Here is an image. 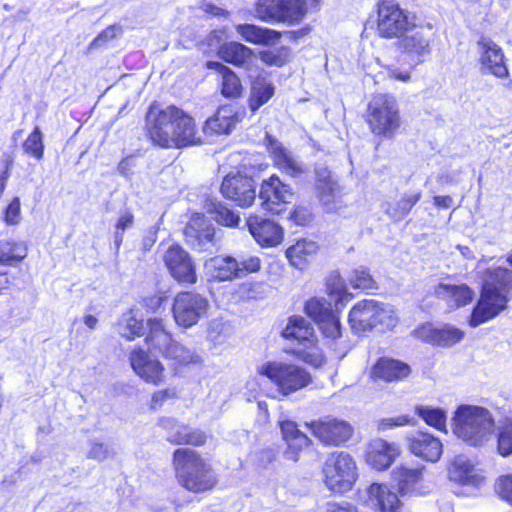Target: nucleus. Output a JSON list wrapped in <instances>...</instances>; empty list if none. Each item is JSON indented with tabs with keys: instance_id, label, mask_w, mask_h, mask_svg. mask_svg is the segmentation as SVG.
<instances>
[{
	"instance_id": "6",
	"label": "nucleus",
	"mask_w": 512,
	"mask_h": 512,
	"mask_svg": "<svg viewBox=\"0 0 512 512\" xmlns=\"http://www.w3.org/2000/svg\"><path fill=\"white\" fill-rule=\"evenodd\" d=\"M147 325L149 333L146 341L150 350L159 352L165 359L170 361L171 366L175 369L180 366L201 362V356L196 351L187 348L172 338L162 319L151 318L148 320Z\"/></svg>"
},
{
	"instance_id": "63",
	"label": "nucleus",
	"mask_w": 512,
	"mask_h": 512,
	"mask_svg": "<svg viewBox=\"0 0 512 512\" xmlns=\"http://www.w3.org/2000/svg\"><path fill=\"white\" fill-rule=\"evenodd\" d=\"M316 173V188L320 189V186L325 184L337 183L332 177L331 172L324 166H319L315 170Z\"/></svg>"
},
{
	"instance_id": "34",
	"label": "nucleus",
	"mask_w": 512,
	"mask_h": 512,
	"mask_svg": "<svg viewBox=\"0 0 512 512\" xmlns=\"http://www.w3.org/2000/svg\"><path fill=\"white\" fill-rule=\"evenodd\" d=\"M206 267L211 277L219 281H227L239 277L238 260L230 256L214 257L206 263Z\"/></svg>"
},
{
	"instance_id": "1",
	"label": "nucleus",
	"mask_w": 512,
	"mask_h": 512,
	"mask_svg": "<svg viewBox=\"0 0 512 512\" xmlns=\"http://www.w3.org/2000/svg\"><path fill=\"white\" fill-rule=\"evenodd\" d=\"M149 138L163 148L185 147L202 143L194 119L182 109L152 104L146 115Z\"/></svg>"
},
{
	"instance_id": "18",
	"label": "nucleus",
	"mask_w": 512,
	"mask_h": 512,
	"mask_svg": "<svg viewBox=\"0 0 512 512\" xmlns=\"http://www.w3.org/2000/svg\"><path fill=\"white\" fill-rule=\"evenodd\" d=\"M130 364L134 372L145 382L160 385L164 382L163 364L142 349H134L130 353Z\"/></svg>"
},
{
	"instance_id": "17",
	"label": "nucleus",
	"mask_w": 512,
	"mask_h": 512,
	"mask_svg": "<svg viewBox=\"0 0 512 512\" xmlns=\"http://www.w3.org/2000/svg\"><path fill=\"white\" fill-rule=\"evenodd\" d=\"M221 193L241 207L251 206L256 197L253 179L241 174L227 175L222 182Z\"/></svg>"
},
{
	"instance_id": "22",
	"label": "nucleus",
	"mask_w": 512,
	"mask_h": 512,
	"mask_svg": "<svg viewBox=\"0 0 512 512\" xmlns=\"http://www.w3.org/2000/svg\"><path fill=\"white\" fill-rule=\"evenodd\" d=\"M409 450L417 457L429 462H437L442 454L441 441L427 432H417L408 438Z\"/></svg>"
},
{
	"instance_id": "51",
	"label": "nucleus",
	"mask_w": 512,
	"mask_h": 512,
	"mask_svg": "<svg viewBox=\"0 0 512 512\" xmlns=\"http://www.w3.org/2000/svg\"><path fill=\"white\" fill-rule=\"evenodd\" d=\"M290 57V50L287 47H280L260 52V59L269 66H283Z\"/></svg>"
},
{
	"instance_id": "48",
	"label": "nucleus",
	"mask_w": 512,
	"mask_h": 512,
	"mask_svg": "<svg viewBox=\"0 0 512 512\" xmlns=\"http://www.w3.org/2000/svg\"><path fill=\"white\" fill-rule=\"evenodd\" d=\"M233 334V327L229 321L222 318L212 319L207 328V337L215 342L222 343Z\"/></svg>"
},
{
	"instance_id": "54",
	"label": "nucleus",
	"mask_w": 512,
	"mask_h": 512,
	"mask_svg": "<svg viewBox=\"0 0 512 512\" xmlns=\"http://www.w3.org/2000/svg\"><path fill=\"white\" fill-rule=\"evenodd\" d=\"M3 221L9 226L18 225L22 220L19 197H14L3 210Z\"/></svg>"
},
{
	"instance_id": "30",
	"label": "nucleus",
	"mask_w": 512,
	"mask_h": 512,
	"mask_svg": "<svg viewBox=\"0 0 512 512\" xmlns=\"http://www.w3.org/2000/svg\"><path fill=\"white\" fill-rule=\"evenodd\" d=\"M479 45L482 48L481 62L483 66L497 77L506 76L508 70L500 47L489 39H482Z\"/></svg>"
},
{
	"instance_id": "39",
	"label": "nucleus",
	"mask_w": 512,
	"mask_h": 512,
	"mask_svg": "<svg viewBox=\"0 0 512 512\" xmlns=\"http://www.w3.org/2000/svg\"><path fill=\"white\" fill-rule=\"evenodd\" d=\"M167 440L178 445L201 446L206 441V435L198 429H192L186 425L179 424L175 432L168 435Z\"/></svg>"
},
{
	"instance_id": "47",
	"label": "nucleus",
	"mask_w": 512,
	"mask_h": 512,
	"mask_svg": "<svg viewBox=\"0 0 512 512\" xmlns=\"http://www.w3.org/2000/svg\"><path fill=\"white\" fill-rule=\"evenodd\" d=\"M274 94V87L265 82H255L252 85L251 97H250V108L252 111H256Z\"/></svg>"
},
{
	"instance_id": "16",
	"label": "nucleus",
	"mask_w": 512,
	"mask_h": 512,
	"mask_svg": "<svg viewBox=\"0 0 512 512\" xmlns=\"http://www.w3.org/2000/svg\"><path fill=\"white\" fill-rule=\"evenodd\" d=\"M259 198L262 200V206L271 213L281 212V204L290 203L293 199V192L289 185L284 184L277 175H272L263 180Z\"/></svg>"
},
{
	"instance_id": "58",
	"label": "nucleus",
	"mask_w": 512,
	"mask_h": 512,
	"mask_svg": "<svg viewBox=\"0 0 512 512\" xmlns=\"http://www.w3.org/2000/svg\"><path fill=\"white\" fill-rule=\"evenodd\" d=\"M216 220L221 225L235 227L238 225L240 218L233 211L220 206L216 211Z\"/></svg>"
},
{
	"instance_id": "32",
	"label": "nucleus",
	"mask_w": 512,
	"mask_h": 512,
	"mask_svg": "<svg viewBox=\"0 0 512 512\" xmlns=\"http://www.w3.org/2000/svg\"><path fill=\"white\" fill-rule=\"evenodd\" d=\"M435 294L444 299L450 308H459L469 304L474 297L473 290L466 284L451 285L441 283L435 289Z\"/></svg>"
},
{
	"instance_id": "4",
	"label": "nucleus",
	"mask_w": 512,
	"mask_h": 512,
	"mask_svg": "<svg viewBox=\"0 0 512 512\" xmlns=\"http://www.w3.org/2000/svg\"><path fill=\"white\" fill-rule=\"evenodd\" d=\"M172 464L178 483L188 491L205 492L216 484L211 464L193 449H176Z\"/></svg>"
},
{
	"instance_id": "60",
	"label": "nucleus",
	"mask_w": 512,
	"mask_h": 512,
	"mask_svg": "<svg viewBox=\"0 0 512 512\" xmlns=\"http://www.w3.org/2000/svg\"><path fill=\"white\" fill-rule=\"evenodd\" d=\"M110 454H111V451L105 444L99 443V442H92L91 448L89 449L87 455L91 459H95L97 461H103V460L107 459L110 456Z\"/></svg>"
},
{
	"instance_id": "3",
	"label": "nucleus",
	"mask_w": 512,
	"mask_h": 512,
	"mask_svg": "<svg viewBox=\"0 0 512 512\" xmlns=\"http://www.w3.org/2000/svg\"><path fill=\"white\" fill-rule=\"evenodd\" d=\"M453 434L472 447H484L491 442L496 431L492 413L485 407L462 404L452 418Z\"/></svg>"
},
{
	"instance_id": "46",
	"label": "nucleus",
	"mask_w": 512,
	"mask_h": 512,
	"mask_svg": "<svg viewBox=\"0 0 512 512\" xmlns=\"http://www.w3.org/2000/svg\"><path fill=\"white\" fill-rule=\"evenodd\" d=\"M305 312L314 321L319 323L334 311L330 302H327L324 298L314 297L306 302Z\"/></svg>"
},
{
	"instance_id": "10",
	"label": "nucleus",
	"mask_w": 512,
	"mask_h": 512,
	"mask_svg": "<svg viewBox=\"0 0 512 512\" xmlns=\"http://www.w3.org/2000/svg\"><path fill=\"white\" fill-rule=\"evenodd\" d=\"M415 27V19L395 0L378 3L376 31L384 39H399Z\"/></svg>"
},
{
	"instance_id": "9",
	"label": "nucleus",
	"mask_w": 512,
	"mask_h": 512,
	"mask_svg": "<svg viewBox=\"0 0 512 512\" xmlns=\"http://www.w3.org/2000/svg\"><path fill=\"white\" fill-rule=\"evenodd\" d=\"M367 123L374 135L393 138L401 125L396 98L388 93L374 95L368 103Z\"/></svg>"
},
{
	"instance_id": "11",
	"label": "nucleus",
	"mask_w": 512,
	"mask_h": 512,
	"mask_svg": "<svg viewBox=\"0 0 512 512\" xmlns=\"http://www.w3.org/2000/svg\"><path fill=\"white\" fill-rule=\"evenodd\" d=\"M356 464L344 452L330 455L323 466L324 484L333 493L343 494L352 489L356 479Z\"/></svg>"
},
{
	"instance_id": "29",
	"label": "nucleus",
	"mask_w": 512,
	"mask_h": 512,
	"mask_svg": "<svg viewBox=\"0 0 512 512\" xmlns=\"http://www.w3.org/2000/svg\"><path fill=\"white\" fill-rule=\"evenodd\" d=\"M451 480L463 485L479 486L483 476L474 464L465 456H456L449 470Z\"/></svg>"
},
{
	"instance_id": "23",
	"label": "nucleus",
	"mask_w": 512,
	"mask_h": 512,
	"mask_svg": "<svg viewBox=\"0 0 512 512\" xmlns=\"http://www.w3.org/2000/svg\"><path fill=\"white\" fill-rule=\"evenodd\" d=\"M186 241L199 250H206L213 242L215 230L203 214L196 213L185 227Z\"/></svg>"
},
{
	"instance_id": "14",
	"label": "nucleus",
	"mask_w": 512,
	"mask_h": 512,
	"mask_svg": "<svg viewBox=\"0 0 512 512\" xmlns=\"http://www.w3.org/2000/svg\"><path fill=\"white\" fill-rule=\"evenodd\" d=\"M162 259L170 275L177 282L189 285L197 282L195 264L188 252L178 244L169 246Z\"/></svg>"
},
{
	"instance_id": "57",
	"label": "nucleus",
	"mask_w": 512,
	"mask_h": 512,
	"mask_svg": "<svg viewBox=\"0 0 512 512\" xmlns=\"http://www.w3.org/2000/svg\"><path fill=\"white\" fill-rule=\"evenodd\" d=\"M177 397V390L173 387H169L163 390H158L152 394L151 401H150V409L152 410H158L160 409L163 404L170 400Z\"/></svg>"
},
{
	"instance_id": "45",
	"label": "nucleus",
	"mask_w": 512,
	"mask_h": 512,
	"mask_svg": "<svg viewBox=\"0 0 512 512\" xmlns=\"http://www.w3.org/2000/svg\"><path fill=\"white\" fill-rule=\"evenodd\" d=\"M497 452L502 457L512 455V418L505 419L498 428Z\"/></svg>"
},
{
	"instance_id": "28",
	"label": "nucleus",
	"mask_w": 512,
	"mask_h": 512,
	"mask_svg": "<svg viewBox=\"0 0 512 512\" xmlns=\"http://www.w3.org/2000/svg\"><path fill=\"white\" fill-rule=\"evenodd\" d=\"M410 367L398 360L381 358L372 367L371 378L375 381L392 382L406 378Z\"/></svg>"
},
{
	"instance_id": "27",
	"label": "nucleus",
	"mask_w": 512,
	"mask_h": 512,
	"mask_svg": "<svg viewBox=\"0 0 512 512\" xmlns=\"http://www.w3.org/2000/svg\"><path fill=\"white\" fill-rule=\"evenodd\" d=\"M399 453L397 444L380 438L374 439L367 449V462L377 470H384L392 464Z\"/></svg>"
},
{
	"instance_id": "50",
	"label": "nucleus",
	"mask_w": 512,
	"mask_h": 512,
	"mask_svg": "<svg viewBox=\"0 0 512 512\" xmlns=\"http://www.w3.org/2000/svg\"><path fill=\"white\" fill-rule=\"evenodd\" d=\"M23 149L25 153L35 157L36 159H41L43 157L44 144L39 127H35L33 132L24 141Z\"/></svg>"
},
{
	"instance_id": "41",
	"label": "nucleus",
	"mask_w": 512,
	"mask_h": 512,
	"mask_svg": "<svg viewBox=\"0 0 512 512\" xmlns=\"http://www.w3.org/2000/svg\"><path fill=\"white\" fill-rule=\"evenodd\" d=\"M392 477L397 482L400 491L405 493L421 479L422 468L407 465L397 466L392 472Z\"/></svg>"
},
{
	"instance_id": "52",
	"label": "nucleus",
	"mask_w": 512,
	"mask_h": 512,
	"mask_svg": "<svg viewBox=\"0 0 512 512\" xmlns=\"http://www.w3.org/2000/svg\"><path fill=\"white\" fill-rule=\"evenodd\" d=\"M420 197V192L405 193L402 196V198L398 201L397 208L395 209V211L391 212L390 210H388V213L391 214L394 218H402L419 201Z\"/></svg>"
},
{
	"instance_id": "42",
	"label": "nucleus",
	"mask_w": 512,
	"mask_h": 512,
	"mask_svg": "<svg viewBox=\"0 0 512 512\" xmlns=\"http://www.w3.org/2000/svg\"><path fill=\"white\" fill-rule=\"evenodd\" d=\"M415 413L429 426L438 430H444L446 427V411L439 407L417 405Z\"/></svg>"
},
{
	"instance_id": "44",
	"label": "nucleus",
	"mask_w": 512,
	"mask_h": 512,
	"mask_svg": "<svg viewBox=\"0 0 512 512\" xmlns=\"http://www.w3.org/2000/svg\"><path fill=\"white\" fill-rule=\"evenodd\" d=\"M144 330L143 320L138 319L133 311L124 313L119 321L118 331L128 340L141 336Z\"/></svg>"
},
{
	"instance_id": "13",
	"label": "nucleus",
	"mask_w": 512,
	"mask_h": 512,
	"mask_svg": "<svg viewBox=\"0 0 512 512\" xmlns=\"http://www.w3.org/2000/svg\"><path fill=\"white\" fill-rule=\"evenodd\" d=\"M209 306L208 299L199 293L180 292L173 301V318L178 326L190 328L207 314Z\"/></svg>"
},
{
	"instance_id": "64",
	"label": "nucleus",
	"mask_w": 512,
	"mask_h": 512,
	"mask_svg": "<svg viewBox=\"0 0 512 512\" xmlns=\"http://www.w3.org/2000/svg\"><path fill=\"white\" fill-rule=\"evenodd\" d=\"M326 512H358V511H357V508L350 503L331 502V503L327 504Z\"/></svg>"
},
{
	"instance_id": "36",
	"label": "nucleus",
	"mask_w": 512,
	"mask_h": 512,
	"mask_svg": "<svg viewBox=\"0 0 512 512\" xmlns=\"http://www.w3.org/2000/svg\"><path fill=\"white\" fill-rule=\"evenodd\" d=\"M220 58L235 66H245L253 58V50L239 42L223 43L219 48Z\"/></svg>"
},
{
	"instance_id": "43",
	"label": "nucleus",
	"mask_w": 512,
	"mask_h": 512,
	"mask_svg": "<svg viewBox=\"0 0 512 512\" xmlns=\"http://www.w3.org/2000/svg\"><path fill=\"white\" fill-rule=\"evenodd\" d=\"M317 192L319 200L327 212H337L342 207L338 183L322 185Z\"/></svg>"
},
{
	"instance_id": "25",
	"label": "nucleus",
	"mask_w": 512,
	"mask_h": 512,
	"mask_svg": "<svg viewBox=\"0 0 512 512\" xmlns=\"http://www.w3.org/2000/svg\"><path fill=\"white\" fill-rule=\"evenodd\" d=\"M267 149L278 169L292 177H297L304 173L303 164L291 151L271 136H267Z\"/></svg>"
},
{
	"instance_id": "38",
	"label": "nucleus",
	"mask_w": 512,
	"mask_h": 512,
	"mask_svg": "<svg viewBox=\"0 0 512 512\" xmlns=\"http://www.w3.org/2000/svg\"><path fill=\"white\" fill-rule=\"evenodd\" d=\"M326 286L329 296L335 301L336 309L351 300L352 294L348 292L346 282L339 272L334 271L328 276Z\"/></svg>"
},
{
	"instance_id": "40",
	"label": "nucleus",
	"mask_w": 512,
	"mask_h": 512,
	"mask_svg": "<svg viewBox=\"0 0 512 512\" xmlns=\"http://www.w3.org/2000/svg\"><path fill=\"white\" fill-rule=\"evenodd\" d=\"M27 256V246L22 241H0V263L13 265Z\"/></svg>"
},
{
	"instance_id": "31",
	"label": "nucleus",
	"mask_w": 512,
	"mask_h": 512,
	"mask_svg": "<svg viewBox=\"0 0 512 512\" xmlns=\"http://www.w3.org/2000/svg\"><path fill=\"white\" fill-rule=\"evenodd\" d=\"M280 428L283 439L287 443L286 457L290 460L296 461L299 452L308 446L310 440L302 433L295 422L290 420H283L280 422Z\"/></svg>"
},
{
	"instance_id": "55",
	"label": "nucleus",
	"mask_w": 512,
	"mask_h": 512,
	"mask_svg": "<svg viewBox=\"0 0 512 512\" xmlns=\"http://www.w3.org/2000/svg\"><path fill=\"white\" fill-rule=\"evenodd\" d=\"M415 422V419L410 417L409 415H398L380 419L377 423V427L379 431H385L393 427L414 425Z\"/></svg>"
},
{
	"instance_id": "26",
	"label": "nucleus",
	"mask_w": 512,
	"mask_h": 512,
	"mask_svg": "<svg viewBox=\"0 0 512 512\" xmlns=\"http://www.w3.org/2000/svg\"><path fill=\"white\" fill-rule=\"evenodd\" d=\"M367 506L377 512H398L401 503L387 485L373 483L367 489Z\"/></svg>"
},
{
	"instance_id": "33",
	"label": "nucleus",
	"mask_w": 512,
	"mask_h": 512,
	"mask_svg": "<svg viewBox=\"0 0 512 512\" xmlns=\"http://www.w3.org/2000/svg\"><path fill=\"white\" fill-rule=\"evenodd\" d=\"M237 33L247 42L255 45H273L278 42L281 34L275 30L262 28L253 24H239Z\"/></svg>"
},
{
	"instance_id": "62",
	"label": "nucleus",
	"mask_w": 512,
	"mask_h": 512,
	"mask_svg": "<svg viewBox=\"0 0 512 512\" xmlns=\"http://www.w3.org/2000/svg\"><path fill=\"white\" fill-rule=\"evenodd\" d=\"M382 67L386 70L389 77L396 80L408 82L411 78L410 72L408 70L395 67L392 64L382 65Z\"/></svg>"
},
{
	"instance_id": "59",
	"label": "nucleus",
	"mask_w": 512,
	"mask_h": 512,
	"mask_svg": "<svg viewBox=\"0 0 512 512\" xmlns=\"http://www.w3.org/2000/svg\"><path fill=\"white\" fill-rule=\"evenodd\" d=\"M239 263V277L245 273L257 272L261 267V261L256 256H249L247 258H241L238 260Z\"/></svg>"
},
{
	"instance_id": "56",
	"label": "nucleus",
	"mask_w": 512,
	"mask_h": 512,
	"mask_svg": "<svg viewBox=\"0 0 512 512\" xmlns=\"http://www.w3.org/2000/svg\"><path fill=\"white\" fill-rule=\"evenodd\" d=\"M497 495L512 505V473L500 476L495 483Z\"/></svg>"
},
{
	"instance_id": "2",
	"label": "nucleus",
	"mask_w": 512,
	"mask_h": 512,
	"mask_svg": "<svg viewBox=\"0 0 512 512\" xmlns=\"http://www.w3.org/2000/svg\"><path fill=\"white\" fill-rule=\"evenodd\" d=\"M485 263L486 259L482 258L477 264L482 287L480 298L468 321L471 327H477L497 317L507 308L512 295V271L501 266L483 270Z\"/></svg>"
},
{
	"instance_id": "35",
	"label": "nucleus",
	"mask_w": 512,
	"mask_h": 512,
	"mask_svg": "<svg viewBox=\"0 0 512 512\" xmlns=\"http://www.w3.org/2000/svg\"><path fill=\"white\" fill-rule=\"evenodd\" d=\"M207 68L215 70L221 75V93L227 98H236L242 92V86L237 75L221 62L209 61Z\"/></svg>"
},
{
	"instance_id": "61",
	"label": "nucleus",
	"mask_w": 512,
	"mask_h": 512,
	"mask_svg": "<svg viewBox=\"0 0 512 512\" xmlns=\"http://www.w3.org/2000/svg\"><path fill=\"white\" fill-rule=\"evenodd\" d=\"M290 219L297 225H305L311 219L310 211L303 206H297L290 214Z\"/></svg>"
},
{
	"instance_id": "12",
	"label": "nucleus",
	"mask_w": 512,
	"mask_h": 512,
	"mask_svg": "<svg viewBox=\"0 0 512 512\" xmlns=\"http://www.w3.org/2000/svg\"><path fill=\"white\" fill-rule=\"evenodd\" d=\"M256 16L263 21H278L294 24L306 14L305 0H258Z\"/></svg>"
},
{
	"instance_id": "37",
	"label": "nucleus",
	"mask_w": 512,
	"mask_h": 512,
	"mask_svg": "<svg viewBox=\"0 0 512 512\" xmlns=\"http://www.w3.org/2000/svg\"><path fill=\"white\" fill-rule=\"evenodd\" d=\"M317 251L318 245L315 241L301 239L286 250V256L291 265L303 269Z\"/></svg>"
},
{
	"instance_id": "15",
	"label": "nucleus",
	"mask_w": 512,
	"mask_h": 512,
	"mask_svg": "<svg viewBox=\"0 0 512 512\" xmlns=\"http://www.w3.org/2000/svg\"><path fill=\"white\" fill-rule=\"evenodd\" d=\"M429 29L412 28L399 38V47L413 66L424 62L431 53L432 37Z\"/></svg>"
},
{
	"instance_id": "19",
	"label": "nucleus",
	"mask_w": 512,
	"mask_h": 512,
	"mask_svg": "<svg viewBox=\"0 0 512 512\" xmlns=\"http://www.w3.org/2000/svg\"><path fill=\"white\" fill-rule=\"evenodd\" d=\"M247 226L254 240L262 247H275L283 240V228L273 220L263 216H249Z\"/></svg>"
},
{
	"instance_id": "20",
	"label": "nucleus",
	"mask_w": 512,
	"mask_h": 512,
	"mask_svg": "<svg viewBox=\"0 0 512 512\" xmlns=\"http://www.w3.org/2000/svg\"><path fill=\"white\" fill-rule=\"evenodd\" d=\"M313 434L324 444L338 446L350 439L353 428L338 419H326L311 424Z\"/></svg>"
},
{
	"instance_id": "21",
	"label": "nucleus",
	"mask_w": 512,
	"mask_h": 512,
	"mask_svg": "<svg viewBox=\"0 0 512 512\" xmlns=\"http://www.w3.org/2000/svg\"><path fill=\"white\" fill-rule=\"evenodd\" d=\"M243 115V112H239L232 105L222 106L213 117L206 120L203 133L206 136L229 134L242 120Z\"/></svg>"
},
{
	"instance_id": "49",
	"label": "nucleus",
	"mask_w": 512,
	"mask_h": 512,
	"mask_svg": "<svg viewBox=\"0 0 512 512\" xmlns=\"http://www.w3.org/2000/svg\"><path fill=\"white\" fill-rule=\"evenodd\" d=\"M348 282L354 289H374L376 288V282L368 268L359 266L353 269L348 275Z\"/></svg>"
},
{
	"instance_id": "24",
	"label": "nucleus",
	"mask_w": 512,
	"mask_h": 512,
	"mask_svg": "<svg viewBox=\"0 0 512 512\" xmlns=\"http://www.w3.org/2000/svg\"><path fill=\"white\" fill-rule=\"evenodd\" d=\"M417 334L426 342L443 347H449L459 343L465 335L462 330L451 324H443L439 327L426 324L417 330Z\"/></svg>"
},
{
	"instance_id": "8",
	"label": "nucleus",
	"mask_w": 512,
	"mask_h": 512,
	"mask_svg": "<svg viewBox=\"0 0 512 512\" xmlns=\"http://www.w3.org/2000/svg\"><path fill=\"white\" fill-rule=\"evenodd\" d=\"M398 317L392 305L375 299H365L356 303L349 313L351 328L364 332L375 327L389 329L397 324Z\"/></svg>"
},
{
	"instance_id": "7",
	"label": "nucleus",
	"mask_w": 512,
	"mask_h": 512,
	"mask_svg": "<svg viewBox=\"0 0 512 512\" xmlns=\"http://www.w3.org/2000/svg\"><path fill=\"white\" fill-rule=\"evenodd\" d=\"M257 372L269 379L283 396L297 392L312 382L309 371L288 360L266 361L257 366Z\"/></svg>"
},
{
	"instance_id": "53",
	"label": "nucleus",
	"mask_w": 512,
	"mask_h": 512,
	"mask_svg": "<svg viewBox=\"0 0 512 512\" xmlns=\"http://www.w3.org/2000/svg\"><path fill=\"white\" fill-rule=\"evenodd\" d=\"M318 325L323 335L327 338L336 339L341 336V324L339 317L335 312L320 321Z\"/></svg>"
},
{
	"instance_id": "5",
	"label": "nucleus",
	"mask_w": 512,
	"mask_h": 512,
	"mask_svg": "<svg viewBox=\"0 0 512 512\" xmlns=\"http://www.w3.org/2000/svg\"><path fill=\"white\" fill-rule=\"evenodd\" d=\"M282 336L288 340L296 341L287 352L303 362L320 367L325 363V356L318 345L314 328L301 316L290 317Z\"/></svg>"
}]
</instances>
